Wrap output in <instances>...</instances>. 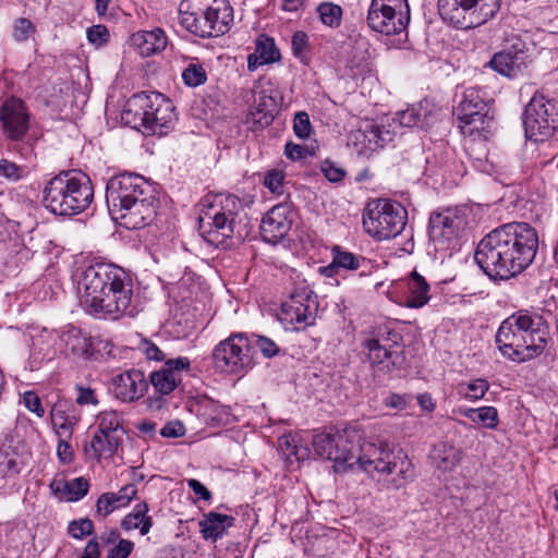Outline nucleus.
<instances>
[{"label": "nucleus", "instance_id": "37998d69", "mask_svg": "<svg viewBox=\"0 0 558 558\" xmlns=\"http://www.w3.org/2000/svg\"><path fill=\"white\" fill-rule=\"evenodd\" d=\"M489 389V383L484 378H476L470 381H461L456 390L460 398L468 401L481 400Z\"/></svg>", "mask_w": 558, "mask_h": 558}, {"label": "nucleus", "instance_id": "6ab92c4d", "mask_svg": "<svg viewBox=\"0 0 558 558\" xmlns=\"http://www.w3.org/2000/svg\"><path fill=\"white\" fill-rule=\"evenodd\" d=\"M292 226V211L287 204L274 206L263 218L260 234L264 241L276 244L290 231Z\"/></svg>", "mask_w": 558, "mask_h": 558}, {"label": "nucleus", "instance_id": "6e6552de", "mask_svg": "<svg viewBox=\"0 0 558 558\" xmlns=\"http://www.w3.org/2000/svg\"><path fill=\"white\" fill-rule=\"evenodd\" d=\"M362 460L365 472L374 475H385L389 487L399 489L409 484L414 477V469L408 456L399 450L393 452L385 440L366 444L362 449Z\"/></svg>", "mask_w": 558, "mask_h": 558}, {"label": "nucleus", "instance_id": "b1692460", "mask_svg": "<svg viewBox=\"0 0 558 558\" xmlns=\"http://www.w3.org/2000/svg\"><path fill=\"white\" fill-rule=\"evenodd\" d=\"M122 444L123 440L97 430L90 440L84 445V454L87 460L110 459L118 452Z\"/></svg>", "mask_w": 558, "mask_h": 558}, {"label": "nucleus", "instance_id": "603ef678", "mask_svg": "<svg viewBox=\"0 0 558 558\" xmlns=\"http://www.w3.org/2000/svg\"><path fill=\"white\" fill-rule=\"evenodd\" d=\"M68 533L75 539H83L94 533V523L88 518L73 520L68 525Z\"/></svg>", "mask_w": 558, "mask_h": 558}, {"label": "nucleus", "instance_id": "bb28decb", "mask_svg": "<svg viewBox=\"0 0 558 558\" xmlns=\"http://www.w3.org/2000/svg\"><path fill=\"white\" fill-rule=\"evenodd\" d=\"M131 45L143 57L162 51L167 46V36L160 28L153 31H142L131 36Z\"/></svg>", "mask_w": 558, "mask_h": 558}, {"label": "nucleus", "instance_id": "4468645a", "mask_svg": "<svg viewBox=\"0 0 558 558\" xmlns=\"http://www.w3.org/2000/svg\"><path fill=\"white\" fill-rule=\"evenodd\" d=\"M378 438L363 439L362 434L354 427L344 428L335 433L333 461L350 468L359 464L365 471L362 449L366 444H375Z\"/></svg>", "mask_w": 558, "mask_h": 558}, {"label": "nucleus", "instance_id": "a878e982", "mask_svg": "<svg viewBox=\"0 0 558 558\" xmlns=\"http://www.w3.org/2000/svg\"><path fill=\"white\" fill-rule=\"evenodd\" d=\"M526 54L522 49H517L515 52L504 50L496 53L488 65L499 74L507 77H515L526 68Z\"/></svg>", "mask_w": 558, "mask_h": 558}, {"label": "nucleus", "instance_id": "09e8293b", "mask_svg": "<svg viewBox=\"0 0 558 558\" xmlns=\"http://www.w3.org/2000/svg\"><path fill=\"white\" fill-rule=\"evenodd\" d=\"M64 490L66 501H77L87 495L89 482L84 477L64 481Z\"/></svg>", "mask_w": 558, "mask_h": 558}, {"label": "nucleus", "instance_id": "2f4dec72", "mask_svg": "<svg viewBox=\"0 0 558 558\" xmlns=\"http://www.w3.org/2000/svg\"><path fill=\"white\" fill-rule=\"evenodd\" d=\"M62 341L73 354L85 357L94 355L96 343L101 342L100 340L95 341V339L87 337L80 329L74 327L63 332Z\"/></svg>", "mask_w": 558, "mask_h": 558}, {"label": "nucleus", "instance_id": "052dcab7", "mask_svg": "<svg viewBox=\"0 0 558 558\" xmlns=\"http://www.w3.org/2000/svg\"><path fill=\"white\" fill-rule=\"evenodd\" d=\"M87 38L89 43L99 47L108 41L109 32L104 25H94L87 29Z\"/></svg>", "mask_w": 558, "mask_h": 558}, {"label": "nucleus", "instance_id": "cd10ccee", "mask_svg": "<svg viewBox=\"0 0 558 558\" xmlns=\"http://www.w3.org/2000/svg\"><path fill=\"white\" fill-rule=\"evenodd\" d=\"M468 0H438L437 8L441 19L457 28H469Z\"/></svg>", "mask_w": 558, "mask_h": 558}, {"label": "nucleus", "instance_id": "f704fd0d", "mask_svg": "<svg viewBox=\"0 0 558 558\" xmlns=\"http://www.w3.org/2000/svg\"><path fill=\"white\" fill-rule=\"evenodd\" d=\"M283 314H315L317 312L316 295L302 289L295 291L281 304Z\"/></svg>", "mask_w": 558, "mask_h": 558}, {"label": "nucleus", "instance_id": "9d476101", "mask_svg": "<svg viewBox=\"0 0 558 558\" xmlns=\"http://www.w3.org/2000/svg\"><path fill=\"white\" fill-rule=\"evenodd\" d=\"M410 21L407 0H372L368 13V26L380 34L390 36L403 32Z\"/></svg>", "mask_w": 558, "mask_h": 558}, {"label": "nucleus", "instance_id": "8fccbe9b", "mask_svg": "<svg viewBox=\"0 0 558 558\" xmlns=\"http://www.w3.org/2000/svg\"><path fill=\"white\" fill-rule=\"evenodd\" d=\"M287 331H303L315 324V316H277Z\"/></svg>", "mask_w": 558, "mask_h": 558}, {"label": "nucleus", "instance_id": "39448f33", "mask_svg": "<svg viewBox=\"0 0 558 558\" xmlns=\"http://www.w3.org/2000/svg\"><path fill=\"white\" fill-rule=\"evenodd\" d=\"M182 27L202 38L227 33L233 21V9L228 0H182L179 5Z\"/></svg>", "mask_w": 558, "mask_h": 558}, {"label": "nucleus", "instance_id": "0eeeda50", "mask_svg": "<svg viewBox=\"0 0 558 558\" xmlns=\"http://www.w3.org/2000/svg\"><path fill=\"white\" fill-rule=\"evenodd\" d=\"M122 119L144 134H163L174 120L173 106L160 94L136 95L128 101Z\"/></svg>", "mask_w": 558, "mask_h": 558}, {"label": "nucleus", "instance_id": "680f3d73", "mask_svg": "<svg viewBox=\"0 0 558 558\" xmlns=\"http://www.w3.org/2000/svg\"><path fill=\"white\" fill-rule=\"evenodd\" d=\"M397 121L401 126L414 128L421 123L422 118L415 108H409L398 113Z\"/></svg>", "mask_w": 558, "mask_h": 558}, {"label": "nucleus", "instance_id": "13d9d810", "mask_svg": "<svg viewBox=\"0 0 558 558\" xmlns=\"http://www.w3.org/2000/svg\"><path fill=\"white\" fill-rule=\"evenodd\" d=\"M320 170L324 173L325 178L333 183L342 181V179L345 175V171L341 167L336 166L330 160L323 161L320 163Z\"/></svg>", "mask_w": 558, "mask_h": 558}, {"label": "nucleus", "instance_id": "412c9836", "mask_svg": "<svg viewBox=\"0 0 558 558\" xmlns=\"http://www.w3.org/2000/svg\"><path fill=\"white\" fill-rule=\"evenodd\" d=\"M279 92L270 84L263 86L254 101L247 121L257 128L268 126L275 119L279 108Z\"/></svg>", "mask_w": 558, "mask_h": 558}, {"label": "nucleus", "instance_id": "69168bd1", "mask_svg": "<svg viewBox=\"0 0 558 558\" xmlns=\"http://www.w3.org/2000/svg\"><path fill=\"white\" fill-rule=\"evenodd\" d=\"M134 543L129 539H119V543L110 549L107 558H128L133 551Z\"/></svg>", "mask_w": 558, "mask_h": 558}, {"label": "nucleus", "instance_id": "e2e57ef3", "mask_svg": "<svg viewBox=\"0 0 558 558\" xmlns=\"http://www.w3.org/2000/svg\"><path fill=\"white\" fill-rule=\"evenodd\" d=\"M23 403L31 412L35 413L38 417H43L45 415V410L41 405L40 398L34 391L24 392Z\"/></svg>", "mask_w": 558, "mask_h": 558}, {"label": "nucleus", "instance_id": "c03bdc74", "mask_svg": "<svg viewBox=\"0 0 558 558\" xmlns=\"http://www.w3.org/2000/svg\"><path fill=\"white\" fill-rule=\"evenodd\" d=\"M319 21L323 25L336 29L342 23L343 10L339 4L333 2H322L316 8Z\"/></svg>", "mask_w": 558, "mask_h": 558}, {"label": "nucleus", "instance_id": "aec40b11", "mask_svg": "<svg viewBox=\"0 0 558 558\" xmlns=\"http://www.w3.org/2000/svg\"><path fill=\"white\" fill-rule=\"evenodd\" d=\"M0 119L4 134L13 141L23 138L28 130V113L21 99H7L1 107Z\"/></svg>", "mask_w": 558, "mask_h": 558}, {"label": "nucleus", "instance_id": "5701e85b", "mask_svg": "<svg viewBox=\"0 0 558 558\" xmlns=\"http://www.w3.org/2000/svg\"><path fill=\"white\" fill-rule=\"evenodd\" d=\"M189 368L187 357L168 360L160 369L150 374L149 380L157 392L169 395L180 384L181 372Z\"/></svg>", "mask_w": 558, "mask_h": 558}, {"label": "nucleus", "instance_id": "5fc2aeb1", "mask_svg": "<svg viewBox=\"0 0 558 558\" xmlns=\"http://www.w3.org/2000/svg\"><path fill=\"white\" fill-rule=\"evenodd\" d=\"M291 48L293 54L303 60L306 50L308 49V36L302 31H298L293 34L291 39Z\"/></svg>", "mask_w": 558, "mask_h": 558}, {"label": "nucleus", "instance_id": "2eb2a0df", "mask_svg": "<svg viewBox=\"0 0 558 558\" xmlns=\"http://www.w3.org/2000/svg\"><path fill=\"white\" fill-rule=\"evenodd\" d=\"M158 199L151 193L129 202L123 208L110 211L113 219L126 229H141L149 225L157 215Z\"/></svg>", "mask_w": 558, "mask_h": 558}, {"label": "nucleus", "instance_id": "58836bf2", "mask_svg": "<svg viewBox=\"0 0 558 558\" xmlns=\"http://www.w3.org/2000/svg\"><path fill=\"white\" fill-rule=\"evenodd\" d=\"M459 413L484 428L496 429L499 424V415L495 407L460 409Z\"/></svg>", "mask_w": 558, "mask_h": 558}, {"label": "nucleus", "instance_id": "774afa93", "mask_svg": "<svg viewBox=\"0 0 558 558\" xmlns=\"http://www.w3.org/2000/svg\"><path fill=\"white\" fill-rule=\"evenodd\" d=\"M160 434L163 437L178 438L185 434V427L180 421H171L161 428Z\"/></svg>", "mask_w": 558, "mask_h": 558}, {"label": "nucleus", "instance_id": "1a4fd4ad", "mask_svg": "<svg viewBox=\"0 0 558 558\" xmlns=\"http://www.w3.org/2000/svg\"><path fill=\"white\" fill-rule=\"evenodd\" d=\"M408 214L398 202L377 198L367 203L363 213L365 232L377 241L399 235L407 225Z\"/></svg>", "mask_w": 558, "mask_h": 558}, {"label": "nucleus", "instance_id": "dca6fc26", "mask_svg": "<svg viewBox=\"0 0 558 558\" xmlns=\"http://www.w3.org/2000/svg\"><path fill=\"white\" fill-rule=\"evenodd\" d=\"M400 336L396 332L387 331L384 333L381 329L374 333V337L365 340L364 347L368 351V360L371 364L378 371L390 373L399 364V355L391 347H387L384 342L391 340L397 343Z\"/></svg>", "mask_w": 558, "mask_h": 558}, {"label": "nucleus", "instance_id": "4be33fe9", "mask_svg": "<svg viewBox=\"0 0 558 558\" xmlns=\"http://www.w3.org/2000/svg\"><path fill=\"white\" fill-rule=\"evenodd\" d=\"M113 393L123 402L140 400L148 390V381L140 369H129L112 378Z\"/></svg>", "mask_w": 558, "mask_h": 558}, {"label": "nucleus", "instance_id": "de8ad7c7", "mask_svg": "<svg viewBox=\"0 0 558 558\" xmlns=\"http://www.w3.org/2000/svg\"><path fill=\"white\" fill-rule=\"evenodd\" d=\"M312 444L317 456L333 461L335 434H317Z\"/></svg>", "mask_w": 558, "mask_h": 558}, {"label": "nucleus", "instance_id": "7ed1b4c3", "mask_svg": "<svg viewBox=\"0 0 558 558\" xmlns=\"http://www.w3.org/2000/svg\"><path fill=\"white\" fill-rule=\"evenodd\" d=\"M198 207V229L209 244L227 247L250 235L252 227L236 196L208 194Z\"/></svg>", "mask_w": 558, "mask_h": 558}, {"label": "nucleus", "instance_id": "473e14b6", "mask_svg": "<svg viewBox=\"0 0 558 558\" xmlns=\"http://www.w3.org/2000/svg\"><path fill=\"white\" fill-rule=\"evenodd\" d=\"M458 120L459 128L464 135H478L485 140L492 133L494 125V118L492 114H489V111L460 117Z\"/></svg>", "mask_w": 558, "mask_h": 558}, {"label": "nucleus", "instance_id": "7c9ffc66", "mask_svg": "<svg viewBox=\"0 0 558 558\" xmlns=\"http://www.w3.org/2000/svg\"><path fill=\"white\" fill-rule=\"evenodd\" d=\"M430 458L438 470L452 471L462 459V450L451 442L441 441L433 447Z\"/></svg>", "mask_w": 558, "mask_h": 558}, {"label": "nucleus", "instance_id": "c9c22d12", "mask_svg": "<svg viewBox=\"0 0 558 558\" xmlns=\"http://www.w3.org/2000/svg\"><path fill=\"white\" fill-rule=\"evenodd\" d=\"M408 294L404 304L410 308H420L429 300V286L420 274L411 272L408 278Z\"/></svg>", "mask_w": 558, "mask_h": 558}, {"label": "nucleus", "instance_id": "864d4df0", "mask_svg": "<svg viewBox=\"0 0 558 558\" xmlns=\"http://www.w3.org/2000/svg\"><path fill=\"white\" fill-rule=\"evenodd\" d=\"M333 260L338 268L357 269L360 266L359 260L354 254L342 252L338 247L333 250Z\"/></svg>", "mask_w": 558, "mask_h": 558}, {"label": "nucleus", "instance_id": "a18cd8bd", "mask_svg": "<svg viewBox=\"0 0 558 558\" xmlns=\"http://www.w3.org/2000/svg\"><path fill=\"white\" fill-rule=\"evenodd\" d=\"M22 463L16 454L9 452L5 448H0V488L4 485L7 477L14 476L21 472Z\"/></svg>", "mask_w": 558, "mask_h": 558}, {"label": "nucleus", "instance_id": "3c124183", "mask_svg": "<svg viewBox=\"0 0 558 558\" xmlns=\"http://www.w3.org/2000/svg\"><path fill=\"white\" fill-rule=\"evenodd\" d=\"M183 82L191 87L204 84L207 80L206 71L203 65L190 63L182 73Z\"/></svg>", "mask_w": 558, "mask_h": 558}, {"label": "nucleus", "instance_id": "79ce46f5", "mask_svg": "<svg viewBox=\"0 0 558 558\" xmlns=\"http://www.w3.org/2000/svg\"><path fill=\"white\" fill-rule=\"evenodd\" d=\"M163 329L175 339H184L194 332L196 323L192 316H169L163 323Z\"/></svg>", "mask_w": 558, "mask_h": 558}, {"label": "nucleus", "instance_id": "72a5a7b5", "mask_svg": "<svg viewBox=\"0 0 558 558\" xmlns=\"http://www.w3.org/2000/svg\"><path fill=\"white\" fill-rule=\"evenodd\" d=\"M469 28L485 24L493 19L500 9V0H468Z\"/></svg>", "mask_w": 558, "mask_h": 558}, {"label": "nucleus", "instance_id": "423d86ee", "mask_svg": "<svg viewBox=\"0 0 558 558\" xmlns=\"http://www.w3.org/2000/svg\"><path fill=\"white\" fill-rule=\"evenodd\" d=\"M496 342L501 353L514 362L531 360L545 348V339L534 328L532 316H508L497 331Z\"/></svg>", "mask_w": 558, "mask_h": 558}, {"label": "nucleus", "instance_id": "20e7f679", "mask_svg": "<svg viewBox=\"0 0 558 558\" xmlns=\"http://www.w3.org/2000/svg\"><path fill=\"white\" fill-rule=\"evenodd\" d=\"M94 199V187L87 174L78 170L62 171L44 189L45 207L60 216L83 213Z\"/></svg>", "mask_w": 558, "mask_h": 558}, {"label": "nucleus", "instance_id": "e433bc0d", "mask_svg": "<svg viewBox=\"0 0 558 558\" xmlns=\"http://www.w3.org/2000/svg\"><path fill=\"white\" fill-rule=\"evenodd\" d=\"M50 418L58 438L71 439L75 425L76 416L63 409L61 404H56L51 409Z\"/></svg>", "mask_w": 558, "mask_h": 558}, {"label": "nucleus", "instance_id": "4c0bfd02", "mask_svg": "<svg viewBox=\"0 0 558 558\" xmlns=\"http://www.w3.org/2000/svg\"><path fill=\"white\" fill-rule=\"evenodd\" d=\"M123 423L122 413L116 410H106L97 415V430L120 440H123L126 434Z\"/></svg>", "mask_w": 558, "mask_h": 558}, {"label": "nucleus", "instance_id": "c756f323", "mask_svg": "<svg viewBox=\"0 0 558 558\" xmlns=\"http://www.w3.org/2000/svg\"><path fill=\"white\" fill-rule=\"evenodd\" d=\"M233 523V517L210 511L199 521L201 533L205 539L216 542Z\"/></svg>", "mask_w": 558, "mask_h": 558}, {"label": "nucleus", "instance_id": "ddd939ff", "mask_svg": "<svg viewBox=\"0 0 558 558\" xmlns=\"http://www.w3.org/2000/svg\"><path fill=\"white\" fill-rule=\"evenodd\" d=\"M553 106L543 94L535 93L523 112L525 136L534 142H542L555 130L551 118Z\"/></svg>", "mask_w": 558, "mask_h": 558}, {"label": "nucleus", "instance_id": "6e6d98bb", "mask_svg": "<svg viewBox=\"0 0 558 558\" xmlns=\"http://www.w3.org/2000/svg\"><path fill=\"white\" fill-rule=\"evenodd\" d=\"M298 440L299 436L292 434L283 435L278 439V447L290 463H292V457L294 454Z\"/></svg>", "mask_w": 558, "mask_h": 558}, {"label": "nucleus", "instance_id": "f3484780", "mask_svg": "<svg viewBox=\"0 0 558 558\" xmlns=\"http://www.w3.org/2000/svg\"><path fill=\"white\" fill-rule=\"evenodd\" d=\"M466 225L464 209L446 208L442 211L433 213L429 217V236L436 242H447L454 238Z\"/></svg>", "mask_w": 558, "mask_h": 558}, {"label": "nucleus", "instance_id": "a19ab883", "mask_svg": "<svg viewBox=\"0 0 558 558\" xmlns=\"http://www.w3.org/2000/svg\"><path fill=\"white\" fill-rule=\"evenodd\" d=\"M489 111L487 104L477 88L471 87L464 92L458 107V118Z\"/></svg>", "mask_w": 558, "mask_h": 558}, {"label": "nucleus", "instance_id": "a211bd4d", "mask_svg": "<svg viewBox=\"0 0 558 558\" xmlns=\"http://www.w3.org/2000/svg\"><path fill=\"white\" fill-rule=\"evenodd\" d=\"M395 132L386 129L383 123L366 122L352 134V142L359 155L368 157L378 148L391 142Z\"/></svg>", "mask_w": 558, "mask_h": 558}, {"label": "nucleus", "instance_id": "393cba45", "mask_svg": "<svg viewBox=\"0 0 558 558\" xmlns=\"http://www.w3.org/2000/svg\"><path fill=\"white\" fill-rule=\"evenodd\" d=\"M137 494V488L134 484L123 486L117 493H104L96 502V512L100 517H108L113 511L126 507Z\"/></svg>", "mask_w": 558, "mask_h": 558}, {"label": "nucleus", "instance_id": "49530a36", "mask_svg": "<svg viewBox=\"0 0 558 558\" xmlns=\"http://www.w3.org/2000/svg\"><path fill=\"white\" fill-rule=\"evenodd\" d=\"M36 33V25L26 17H19L13 22L11 35L13 40L19 44L34 39Z\"/></svg>", "mask_w": 558, "mask_h": 558}, {"label": "nucleus", "instance_id": "9b49d317", "mask_svg": "<svg viewBox=\"0 0 558 558\" xmlns=\"http://www.w3.org/2000/svg\"><path fill=\"white\" fill-rule=\"evenodd\" d=\"M215 367L220 372L240 374L253 366L250 340L243 333H233L220 341L213 351Z\"/></svg>", "mask_w": 558, "mask_h": 558}, {"label": "nucleus", "instance_id": "f03ea898", "mask_svg": "<svg viewBox=\"0 0 558 558\" xmlns=\"http://www.w3.org/2000/svg\"><path fill=\"white\" fill-rule=\"evenodd\" d=\"M80 304L104 314H126L133 305V283L129 275L112 264L80 266L73 274Z\"/></svg>", "mask_w": 558, "mask_h": 558}, {"label": "nucleus", "instance_id": "c85d7f7f", "mask_svg": "<svg viewBox=\"0 0 558 558\" xmlns=\"http://www.w3.org/2000/svg\"><path fill=\"white\" fill-rule=\"evenodd\" d=\"M280 59L279 49L272 38L260 35L256 40L255 51L247 58V68L255 71L259 65L276 62Z\"/></svg>", "mask_w": 558, "mask_h": 558}, {"label": "nucleus", "instance_id": "f257e3e1", "mask_svg": "<svg viewBox=\"0 0 558 558\" xmlns=\"http://www.w3.org/2000/svg\"><path fill=\"white\" fill-rule=\"evenodd\" d=\"M537 248L536 230L525 222H511L485 235L477 244L474 259L490 278L509 279L532 264Z\"/></svg>", "mask_w": 558, "mask_h": 558}, {"label": "nucleus", "instance_id": "338daca9", "mask_svg": "<svg viewBox=\"0 0 558 558\" xmlns=\"http://www.w3.org/2000/svg\"><path fill=\"white\" fill-rule=\"evenodd\" d=\"M70 439L59 438L57 446V456L61 463L69 464L74 459V451L69 442Z\"/></svg>", "mask_w": 558, "mask_h": 558}, {"label": "nucleus", "instance_id": "ea45409f", "mask_svg": "<svg viewBox=\"0 0 558 558\" xmlns=\"http://www.w3.org/2000/svg\"><path fill=\"white\" fill-rule=\"evenodd\" d=\"M148 506L146 502L137 504L133 511L124 517L121 526L126 530L140 529L142 535H146L153 526L151 517L147 515Z\"/></svg>", "mask_w": 558, "mask_h": 558}, {"label": "nucleus", "instance_id": "bf43d9fd", "mask_svg": "<svg viewBox=\"0 0 558 558\" xmlns=\"http://www.w3.org/2000/svg\"><path fill=\"white\" fill-rule=\"evenodd\" d=\"M23 174L24 169L22 167L8 159L0 160V175L16 181L21 179Z\"/></svg>", "mask_w": 558, "mask_h": 558}, {"label": "nucleus", "instance_id": "4d7b16f0", "mask_svg": "<svg viewBox=\"0 0 558 558\" xmlns=\"http://www.w3.org/2000/svg\"><path fill=\"white\" fill-rule=\"evenodd\" d=\"M293 130L298 137L306 138L310 136L312 126L310 117L306 112H299L294 118Z\"/></svg>", "mask_w": 558, "mask_h": 558}, {"label": "nucleus", "instance_id": "f8f14e48", "mask_svg": "<svg viewBox=\"0 0 558 558\" xmlns=\"http://www.w3.org/2000/svg\"><path fill=\"white\" fill-rule=\"evenodd\" d=\"M154 193L151 185L141 175L123 173L111 178L106 186L109 211L123 208L125 204Z\"/></svg>", "mask_w": 558, "mask_h": 558}, {"label": "nucleus", "instance_id": "0e129e2a", "mask_svg": "<svg viewBox=\"0 0 558 558\" xmlns=\"http://www.w3.org/2000/svg\"><path fill=\"white\" fill-rule=\"evenodd\" d=\"M284 174L280 170H270L264 179V185L274 193H279L282 187Z\"/></svg>", "mask_w": 558, "mask_h": 558}]
</instances>
